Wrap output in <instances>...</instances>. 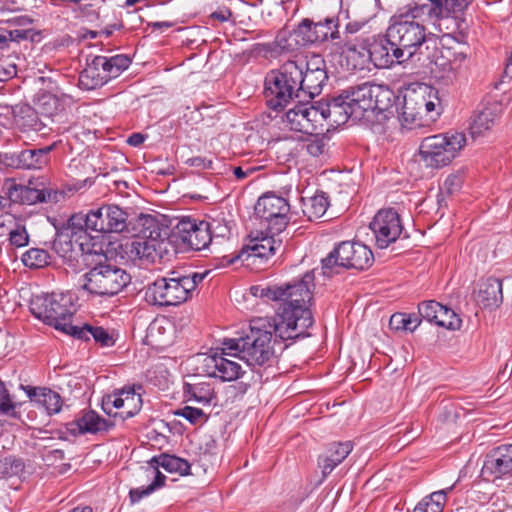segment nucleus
<instances>
[{
  "label": "nucleus",
  "instance_id": "nucleus-46",
  "mask_svg": "<svg viewBox=\"0 0 512 512\" xmlns=\"http://www.w3.org/2000/svg\"><path fill=\"white\" fill-rule=\"evenodd\" d=\"M446 503V492L436 491L417 504L413 512H443Z\"/></svg>",
  "mask_w": 512,
  "mask_h": 512
},
{
  "label": "nucleus",
  "instance_id": "nucleus-34",
  "mask_svg": "<svg viewBox=\"0 0 512 512\" xmlns=\"http://www.w3.org/2000/svg\"><path fill=\"white\" fill-rule=\"evenodd\" d=\"M99 56H95L87 67L80 73L79 82L87 90L96 89L106 84L110 79L102 63H97Z\"/></svg>",
  "mask_w": 512,
  "mask_h": 512
},
{
  "label": "nucleus",
  "instance_id": "nucleus-10",
  "mask_svg": "<svg viewBox=\"0 0 512 512\" xmlns=\"http://www.w3.org/2000/svg\"><path fill=\"white\" fill-rule=\"evenodd\" d=\"M186 287L180 274L173 271L148 285L145 300L148 304L158 307L178 306L191 298Z\"/></svg>",
  "mask_w": 512,
  "mask_h": 512
},
{
  "label": "nucleus",
  "instance_id": "nucleus-27",
  "mask_svg": "<svg viewBox=\"0 0 512 512\" xmlns=\"http://www.w3.org/2000/svg\"><path fill=\"white\" fill-rule=\"evenodd\" d=\"M353 445L350 441L334 442L318 456V467L323 478H326L351 453Z\"/></svg>",
  "mask_w": 512,
  "mask_h": 512
},
{
  "label": "nucleus",
  "instance_id": "nucleus-57",
  "mask_svg": "<svg viewBox=\"0 0 512 512\" xmlns=\"http://www.w3.org/2000/svg\"><path fill=\"white\" fill-rule=\"evenodd\" d=\"M14 409L15 404L12 402L10 394L5 386V383L0 380V412L16 416Z\"/></svg>",
  "mask_w": 512,
  "mask_h": 512
},
{
  "label": "nucleus",
  "instance_id": "nucleus-3",
  "mask_svg": "<svg viewBox=\"0 0 512 512\" xmlns=\"http://www.w3.org/2000/svg\"><path fill=\"white\" fill-rule=\"evenodd\" d=\"M422 4H407L388 27V36L408 60L426 42L428 32Z\"/></svg>",
  "mask_w": 512,
  "mask_h": 512
},
{
  "label": "nucleus",
  "instance_id": "nucleus-7",
  "mask_svg": "<svg viewBox=\"0 0 512 512\" xmlns=\"http://www.w3.org/2000/svg\"><path fill=\"white\" fill-rule=\"evenodd\" d=\"M441 114V103L437 91L425 88L424 91H410L403 97L400 120L409 128L423 127L435 121Z\"/></svg>",
  "mask_w": 512,
  "mask_h": 512
},
{
  "label": "nucleus",
  "instance_id": "nucleus-39",
  "mask_svg": "<svg viewBox=\"0 0 512 512\" xmlns=\"http://www.w3.org/2000/svg\"><path fill=\"white\" fill-rule=\"evenodd\" d=\"M184 393L189 395V399H193L204 406L210 405L211 402L216 398L214 389L211 384L204 382L185 383Z\"/></svg>",
  "mask_w": 512,
  "mask_h": 512
},
{
  "label": "nucleus",
  "instance_id": "nucleus-19",
  "mask_svg": "<svg viewBox=\"0 0 512 512\" xmlns=\"http://www.w3.org/2000/svg\"><path fill=\"white\" fill-rule=\"evenodd\" d=\"M226 356L230 355L223 353V346L221 347V353L215 352L211 355H203L201 357L202 372L223 382L239 379L244 374L241 365Z\"/></svg>",
  "mask_w": 512,
  "mask_h": 512
},
{
  "label": "nucleus",
  "instance_id": "nucleus-40",
  "mask_svg": "<svg viewBox=\"0 0 512 512\" xmlns=\"http://www.w3.org/2000/svg\"><path fill=\"white\" fill-rule=\"evenodd\" d=\"M151 462L170 473H179L180 475H188L190 473L191 466L189 462L174 455L161 454L158 457H153Z\"/></svg>",
  "mask_w": 512,
  "mask_h": 512
},
{
  "label": "nucleus",
  "instance_id": "nucleus-43",
  "mask_svg": "<svg viewBox=\"0 0 512 512\" xmlns=\"http://www.w3.org/2000/svg\"><path fill=\"white\" fill-rule=\"evenodd\" d=\"M473 0H428L426 6L457 16H465V10Z\"/></svg>",
  "mask_w": 512,
  "mask_h": 512
},
{
  "label": "nucleus",
  "instance_id": "nucleus-64",
  "mask_svg": "<svg viewBox=\"0 0 512 512\" xmlns=\"http://www.w3.org/2000/svg\"><path fill=\"white\" fill-rule=\"evenodd\" d=\"M232 17V11L228 7L218 8L216 11L210 14L211 19H215L219 22H226Z\"/></svg>",
  "mask_w": 512,
  "mask_h": 512
},
{
  "label": "nucleus",
  "instance_id": "nucleus-60",
  "mask_svg": "<svg viewBox=\"0 0 512 512\" xmlns=\"http://www.w3.org/2000/svg\"><path fill=\"white\" fill-rule=\"evenodd\" d=\"M265 50L276 53H281L283 51L289 50V45L287 44L286 39V33H278L272 45H265Z\"/></svg>",
  "mask_w": 512,
  "mask_h": 512
},
{
  "label": "nucleus",
  "instance_id": "nucleus-5",
  "mask_svg": "<svg viewBox=\"0 0 512 512\" xmlns=\"http://www.w3.org/2000/svg\"><path fill=\"white\" fill-rule=\"evenodd\" d=\"M298 79L300 66L297 61H286L279 70H273L265 78L264 95L267 106L274 110L285 108L299 96Z\"/></svg>",
  "mask_w": 512,
  "mask_h": 512
},
{
  "label": "nucleus",
  "instance_id": "nucleus-44",
  "mask_svg": "<svg viewBox=\"0 0 512 512\" xmlns=\"http://www.w3.org/2000/svg\"><path fill=\"white\" fill-rule=\"evenodd\" d=\"M304 105V118L310 124L309 130L306 134L312 135L317 132L318 128L323 130V122L325 121L324 111L322 107V100L315 102L313 105Z\"/></svg>",
  "mask_w": 512,
  "mask_h": 512
},
{
  "label": "nucleus",
  "instance_id": "nucleus-53",
  "mask_svg": "<svg viewBox=\"0 0 512 512\" xmlns=\"http://www.w3.org/2000/svg\"><path fill=\"white\" fill-rule=\"evenodd\" d=\"M38 105L41 113L47 117L56 115L62 109L60 100L52 94L42 95V97L39 99Z\"/></svg>",
  "mask_w": 512,
  "mask_h": 512
},
{
  "label": "nucleus",
  "instance_id": "nucleus-21",
  "mask_svg": "<svg viewBox=\"0 0 512 512\" xmlns=\"http://www.w3.org/2000/svg\"><path fill=\"white\" fill-rule=\"evenodd\" d=\"M209 224L206 221H196L194 219H182L176 225V234L182 243L195 251L208 247L212 242Z\"/></svg>",
  "mask_w": 512,
  "mask_h": 512
},
{
  "label": "nucleus",
  "instance_id": "nucleus-12",
  "mask_svg": "<svg viewBox=\"0 0 512 512\" xmlns=\"http://www.w3.org/2000/svg\"><path fill=\"white\" fill-rule=\"evenodd\" d=\"M469 47L465 40L456 45L448 42L441 43L439 54L435 56L434 64L448 81H456L468 69Z\"/></svg>",
  "mask_w": 512,
  "mask_h": 512
},
{
  "label": "nucleus",
  "instance_id": "nucleus-18",
  "mask_svg": "<svg viewBox=\"0 0 512 512\" xmlns=\"http://www.w3.org/2000/svg\"><path fill=\"white\" fill-rule=\"evenodd\" d=\"M142 386L125 387L106 395L102 401L103 410L107 414L112 413V408L122 409L121 417L130 418L135 416L142 407V397L140 391Z\"/></svg>",
  "mask_w": 512,
  "mask_h": 512
},
{
  "label": "nucleus",
  "instance_id": "nucleus-4",
  "mask_svg": "<svg viewBox=\"0 0 512 512\" xmlns=\"http://www.w3.org/2000/svg\"><path fill=\"white\" fill-rule=\"evenodd\" d=\"M75 295L71 292H52L34 296L30 301L32 315L43 323L71 335L76 326L72 318L76 312Z\"/></svg>",
  "mask_w": 512,
  "mask_h": 512
},
{
  "label": "nucleus",
  "instance_id": "nucleus-28",
  "mask_svg": "<svg viewBox=\"0 0 512 512\" xmlns=\"http://www.w3.org/2000/svg\"><path fill=\"white\" fill-rule=\"evenodd\" d=\"M114 424L101 417L93 410L85 412L82 416L69 423V431L73 434H97L108 432Z\"/></svg>",
  "mask_w": 512,
  "mask_h": 512
},
{
  "label": "nucleus",
  "instance_id": "nucleus-22",
  "mask_svg": "<svg viewBox=\"0 0 512 512\" xmlns=\"http://www.w3.org/2000/svg\"><path fill=\"white\" fill-rule=\"evenodd\" d=\"M341 55L349 71L363 70L370 63L369 34L364 31L353 38H347L341 48Z\"/></svg>",
  "mask_w": 512,
  "mask_h": 512
},
{
  "label": "nucleus",
  "instance_id": "nucleus-33",
  "mask_svg": "<svg viewBox=\"0 0 512 512\" xmlns=\"http://www.w3.org/2000/svg\"><path fill=\"white\" fill-rule=\"evenodd\" d=\"M14 123L23 132H40L46 124L39 118L38 112L30 105H18L13 111Z\"/></svg>",
  "mask_w": 512,
  "mask_h": 512
},
{
  "label": "nucleus",
  "instance_id": "nucleus-58",
  "mask_svg": "<svg viewBox=\"0 0 512 512\" xmlns=\"http://www.w3.org/2000/svg\"><path fill=\"white\" fill-rule=\"evenodd\" d=\"M208 273H209L208 271H205L202 273L195 272L192 274H185V275L180 274L182 282L185 281V283L187 285L186 288H187L188 294H190V297H192V294L195 291V289L197 288L198 284L204 280V278L208 275Z\"/></svg>",
  "mask_w": 512,
  "mask_h": 512
},
{
  "label": "nucleus",
  "instance_id": "nucleus-49",
  "mask_svg": "<svg viewBox=\"0 0 512 512\" xmlns=\"http://www.w3.org/2000/svg\"><path fill=\"white\" fill-rule=\"evenodd\" d=\"M22 459L15 456L0 457V478L19 476L24 471Z\"/></svg>",
  "mask_w": 512,
  "mask_h": 512
},
{
  "label": "nucleus",
  "instance_id": "nucleus-32",
  "mask_svg": "<svg viewBox=\"0 0 512 512\" xmlns=\"http://www.w3.org/2000/svg\"><path fill=\"white\" fill-rule=\"evenodd\" d=\"M28 397L38 405L45 408L48 414L60 412L62 408V399L60 395L49 388H36L31 386H22Z\"/></svg>",
  "mask_w": 512,
  "mask_h": 512
},
{
  "label": "nucleus",
  "instance_id": "nucleus-38",
  "mask_svg": "<svg viewBox=\"0 0 512 512\" xmlns=\"http://www.w3.org/2000/svg\"><path fill=\"white\" fill-rule=\"evenodd\" d=\"M71 336L83 340H90V338H93L96 343L103 347H110L115 343L113 336L106 329L100 326H92L88 324H85L82 327L76 326L71 333Z\"/></svg>",
  "mask_w": 512,
  "mask_h": 512
},
{
  "label": "nucleus",
  "instance_id": "nucleus-6",
  "mask_svg": "<svg viewBox=\"0 0 512 512\" xmlns=\"http://www.w3.org/2000/svg\"><path fill=\"white\" fill-rule=\"evenodd\" d=\"M465 145L464 133L449 131L423 138L418 155L426 167L438 169L449 165Z\"/></svg>",
  "mask_w": 512,
  "mask_h": 512
},
{
  "label": "nucleus",
  "instance_id": "nucleus-1",
  "mask_svg": "<svg viewBox=\"0 0 512 512\" xmlns=\"http://www.w3.org/2000/svg\"><path fill=\"white\" fill-rule=\"evenodd\" d=\"M314 275L307 272L300 280L284 285H254L250 288L253 296L266 301L281 302L272 318L280 324V332L287 337L300 338L308 336L314 319L309 305L312 301Z\"/></svg>",
  "mask_w": 512,
  "mask_h": 512
},
{
  "label": "nucleus",
  "instance_id": "nucleus-23",
  "mask_svg": "<svg viewBox=\"0 0 512 512\" xmlns=\"http://www.w3.org/2000/svg\"><path fill=\"white\" fill-rule=\"evenodd\" d=\"M300 79H298L299 90L306 92L310 97L320 94L323 85L327 80V73L324 68V61L319 57L313 58L305 64L306 71H303V62L299 63Z\"/></svg>",
  "mask_w": 512,
  "mask_h": 512
},
{
  "label": "nucleus",
  "instance_id": "nucleus-47",
  "mask_svg": "<svg viewBox=\"0 0 512 512\" xmlns=\"http://www.w3.org/2000/svg\"><path fill=\"white\" fill-rule=\"evenodd\" d=\"M304 105H296L294 108L288 110L285 114V122L290 130L305 133L311 127L308 121L304 118Z\"/></svg>",
  "mask_w": 512,
  "mask_h": 512
},
{
  "label": "nucleus",
  "instance_id": "nucleus-45",
  "mask_svg": "<svg viewBox=\"0 0 512 512\" xmlns=\"http://www.w3.org/2000/svg\"><path fill=\"white\" fill-rule=\"evenodd\" d=\"M23 264L30 269H41L51 262V255L45 249L30 248L21 258Z\"/></svg>",
  "mask_w": 512,
  "mask_h": 512
},
{
  "label": "nucleus",
  "instance_id": "nucleus-30",
  "mask_svg": "<svg viewBox=\"0 0 512 512\" xmlns=\"http://www.w3.org/2000/svg\"><path fill=\"white\" fill-rule=\"evenodd\" d=\"M501 113L502 106L497 103L489 104L480 111L470 125L472 138L476 139L489 131L495 125Z\"/></svg>",
  "mask_w": 512,
  "mask_h": 512
},
{
  "label": "nucleus",
  "instance_id": "nucleus-48",
  "mask_svg": "<svg viewBox=\"0 0 512 512\" xmlns=\"http://www.w3.org/2000/svg\"><path fill=\"white\" fill-rule=\"evenodd\" d=\"M421 323L416 314L394 313L389 320V327L392 330L413 332Z\"/></svg>",
  "mask_w": 512,
  "mask_h": 512
},
{
  "label": "nucleus",
  "instance_id": "nucleus-26",
  "mask_svg": "<svg viewBox=\"0 0 512 512\" xmlns=\"http://www.w3.org/2000/svg\"><path fill=\"white\" fill-rule=\"evenodd\" d=\"M9 196L14 202L33 205L37 203L57 202L63 197L62 192L51 189H37L26 185H13L10 188Z\"/></svg>",
  "mask_w": 512,
  "mask_h": 512
},
{
  "label": "nucleus",
  "instance_id": "nucleus-15",
  "mask_svg": "<svg viewBox=\"0 0 512 512\" xmlns=\"http://www.w3.org/2000/svg\"><path fill=\"white\" fill-rule=\"evenodd\" d=\"M369 227L375 236L376 246L380 249L394 243L403 231L400 215L392 208L379 210Z\"/></svg>",
  "mask_w": 512,
  "mask_h": 512
},
{
  "label": "nucleus",
  "instance_id": "nucleus-16",
  "mask_svg": "<svg viewBox=\"0 0 512 512\" xmlns=\"http://www.w3.org/2000/svg\"><path fill=\"white\" fill-rule=\"evenodd\" d=\"M168 246L167 239L161 237V229L154 225L152 229H147L142 236L132 242L131 253L140 260L154 263L168 252Z\"/></svg>",
  "mask_w": 512,
  "mask_h": 512
},
{
  "label": "nucleus",
  "instance_id": "nucleus-29",
  "mask_svg": "<svg viewBox=\"0 0 512 512\" xmlns=\"http://www.w3.org/2000/svg\"><path fill=\"white\" fill-rule=\"evenodd\" d=\"M325 121L330 126H341L350 118L353 119V113H349L350 107L341 94L330 100H322Z\"/></svg>",
  "mask_w": 512,
  "mask_h": 512
},
{
  "label": "nucleus",
  "instance_id": "nucleus-56",
  "mask_svg": "<svg viewBox=\"0 0 512 512\" xmlns=\"http://www.w3.org/2000/svg\"><path fill=\"white\" fill-rule=\"evenodd\" d=\"M208 224L210 226L209 230L211 231L210 235L212 236V240L229 237L231 228L229 224L224 221V219L215 218L212 219L211 222H208Z\"/></svg>",
  "mask_w": 512,
  "mask_h": 512
},
{
  "label": "nucleus",
  "instance_id": "nucleus-42",
  "mask_svg": "<svg viewBox=\"0 0 512 512\" xmlns=\"http://www.w3.org/2000/svg\"><path fill=\"white\" fill-rule=\"evenodd\" d=\"M393 91L385 85L372 84V109L370 111L384 112L393 103Z\"/></svg>",
  "mask_w": 512,
  "mask_h": 512
},
{
  "label": "nucleus",
  "instance_id": "nucleus-13",
  "mask_svg": "<svg viewBox=\"0 0 512 512\" xmlns=\"http://www.w3.org/2000/svg\"><path fill=\"white\" fill-rule=\"evenodd\" d=\"M255 215L268 223V230L273 233H281L289 223L288 201L274 192H267L259 197L255 205Z\"/></svg>",
  "mask_w": 512,
  "mask_h": 512
},
{
  "label": "nucleus",
  "instance_id": "nucleus-11",
  "mask_svg": "<svg viewBox=\"0 0 512 512\" xmlns=\"http://www.w3.org/2000/svg\"><path fill=\"white\" fill-rule=\"evenodd\" d=\"M426 23L431 26L429 34L440 36L441 43L453 40L461 44L466 39L468 24L465 16L452 15L450 13L438 12L437 9L422 4Z\"/></svg>",
  "mask_w": 512,
  "mask_h": 512
},
{
  "label": "nucleus",
  "instance_id": "nucleus-31",
  "mask_svg": "<svg viewBox=\"0 0 512 512\" xmlns=\"http://www.w3.org/2000/svg\"><path fill=\"white\" fill-rule=\"evenodd\" d=\"M58 142L38 148L26 149L19 152L17 159L19 167L23 169H41L50 161V153L56 149Z\"/></svg>",
  "mask_w": 512,
  "mask_h": 512
},
{
  "label": "nucleus",
  "instance_id": "nucleus-14",
  "mask_svg": "<svg viewBox=\"0 0 512 512\" xmlns=\"http://www.w3.org/2000/svg\"><path fill=\"white\" fill-rule=\"evenodd\" d=\"M127 217L119 206L104 205L86 214L85 227L100 233L122 232L127 226Z\"/></svg>",
  "mask_w": 512,
  "mask_h": 512
},
{
  "label": "nucleus",
  "instance_id": "nucleus-2",
  "mask_svg": "<svg viewBox=\"0 0 512 512\" xmlns=\"http://www.w3.org/2000/svg\"><path fill=\"white\" fill-rule=\"evenodd\" d=\"M280 332V324L271 317H254L249 333L240 338L223 340V353L237 357L251 367L270 366L275 358V345L293 340Z\"/></svg>",
  "mask_w": 512,
  "mask_h": 512
},
{
  "label": "nucleus",
  "instance_id": "nucleus-54",
  "mask_svg": "<svg viewBox=\"0 0 512 512\" xmlns=\"http://www.w3.org/2000/svg\"><path fill=\"white\" fill-rule=\"evenodd\" d=\"M439 311H441V303L434 300L423 301L418 305L419 315L431 323H436Z\"/></svg>",
  "mask_w": 512,
  "mask_h": 512
},
{
  "label": "nucleus",
  "instance_id": "nucleus-52",
  "mask_svg": "<svg viewBox=\"0 0 512 512\" xmlns=\"http://www.w3.org/2000/svg\"><path fill=\"white\" fill-rule=\"evenodd\" d=\"M174 415L185 418L192 425L205 423L208 420V415L202 409L191 406L175 410Z\"/></svg>",
  "mask_w": 512,
  "mask_h": 512
},
{
  "label": "nucleus",
  "instance_id": "nucleus-8",
  "mask_svg": "<svg viewBox=\"0 0 512 512\" xmlns=\"http://www.w3.org/2000/svg\"><path fill=\"white\" fill-rule=\"evenodd\" d=\"M374 256L370 248L360 242L344 241L339 243L322 260L325 275L338 273L337 268L364 270L371 266Z\"/></svg>",
  "mask_w": 512,
  "mask_h": 512
},
{
  "label": "nucleus",
  "instance_id": "nucleus-20",
  "mask_svg": "<svg viewBox=\"0 0 512 512\" xmlns=\"http://www.w3.org/2000/svg\"><path fill=\"white\" fill-rule=\"evenodd\" d=\"M481 475L488 481L503 479L512 475V444L501 445L485 458Z\"/></svg>",
  "mask_w": 512,
  "mask_h": 512
},
{
  "label": "nucleus",
  "instance_id": "nucleus-35",
  "mask_svg": "<svg viewBox=\"0 0 512 512\" xmlns=\"http://www.w3.org/2000/svg\"><path fill=\"white\" fill-rule=\"evenodd\" d=\"M264 234L263 232L257 233L255 237H252L248 248L251 250L252 255L259 258H268L275 254V252L282 246V240L276 239L277 233L270 232Z\"/></svg>",
  "mask_w": 512,
  "mask_h": 512
},
{
  "label": "nucleus",
  "instance_id": "nucleus-50",
  "mask_svg": "<svg viewBox=\"0 0 512 512\" xmlns=\"http://www.w3.org/2000/svg\"><path fill=\"white\" fill-rule=\"evenodd\" d=\"M435 324L449 330H458L462 320L452 309L441 304V311L438 312Z\"/></svg>",
  "mask_w": 512,
  "mask_h": 512
},
{
  "label": "nucleus",
  "instance_id": "nucleus-41",
  "mask_svg": "<svg viewBox=\"0 0 512 512\" xmlns=\"http://www.w3.org/2000/svg\"><path fill=\"white\" fill-rule=\"evenodd\" d=\"M97 63H102L104 70L107 72L110 79L118 77L130 64L131 59L124 54L115 55L112 57L99 56Z\"/></svg>",
  "mask_w": 512,
  "mask_h": 512
},
{
  "label": "nucleus",
  "instance_id": "nucleus-36",
  "mask_svg": "<svg viewBox=\"0 0 512 512\" xmlns=\"http://www.w3.org/2000/svg\"><path fill=\"white\" fill-rule=\"evenodd\" d=\"M477 301L484 308H497L503 301L502 281L488 278L479 289Z\"/></svg>",
  "mask_w": 512,
  "mask_h": 512
},
{
  "label": "nucleus",
  "instance_id": "nucleus-62",
  "mask_svg": "<svg viewBox=\"0 0 512 512\" xmlns=\"http://www.w3.org/2000/svg\"><path fill=\"white\" fill-rule=\"evenodd\" d=\"M155 490L150 485L141 488L131 489L129 492V498L132 504L139 502L144 497L149 496Z\"/></svg>",
  "mask_w": 512,
  "mask_h": 512
},
{
  "label": "nucleus",
  "instance_id": "nucleus-17",
  "mask_svg": "<svg viewBox=\"0 0 512 512\" xmlns=\"http://www.w3.org/2000/svg\"><path fill=\"white\" fill-rule=\"evenodd\" d=\"M400 49L391 41L388 30L384 36L369 34L370 63L376 68H389L395 63L407 60Z\"/></svg>",
  "mask_w": 512,
  "mask_h": 512
},
{
  "label": "nucleus",
  "instance_id": "nucleus-37",
  "mask_svg": "<svg viewBox=\"0 0 512 512\" xmlns=\"http://www.w3.org/2000/svg\"><path fill=\"white\" fill-rule=\"evenodd\" d=\"M329 207V199L326 193L317 192L311 197L301 198V208L303 215L309 221H316L326 213Z\"/></svg>",
  "mask_w": 512,
  "mask_h": 512
},
{
  "label": "nucleus",
  "instance_id": "nucleus-24",
  "mask_svg": "<svg viewBox=\"0 0 512 512\" xmlns=\"http://www.w3.org/2000/svg\"><path fill=\"white\" fill-rule=\"evenodd\" d=\"M298 31L303 35L307 43L324 42L329 39L336 40L340 38L338 21L334 18H326L324 21L319 22L304 19L300 23Z\"/></svg>",
  "mask_w": 512,
  "mask_h": 512
},
{
  "label": "nucleus",
  "instance_id": "nucleus-25",
  "mask_svg": "<svg viewBox=\"0 0 512 512\" xmlns=\"http://www.w3.org/2000/svg\"><path fill=\"white\" fill-rule=\"evenodd\" d=\"M341 95L353 113V120H361L372 109V83H363L344 90Z\"/></svg>",
  "mask_w": 512,
  "mask_h": 512
},
{
  "label": "nucleus",
  "instance_id": "nucleus-61",
  "mask_svg": "<svg viewBox=\"0 0 512 512\" xmlns=\"http://www.w3.org/2000/svg\"><path fill=\"white\" fill-rule=\"evenodd\" d=\"M20 217L11 213L0 214V237L8 235V231Z\"/></svg>",
  "mask_w": 512,
  "mask_h": 512
},
{
  "label": "nucleus",
  "instance_id": "nucleus-51",
  "mask_svg": "<svg viewBox=\"0 0 512 512\" xmlns=\"http://www.w3.org/2000/svg\"><path fill=\"white\" fill-rule=\"evenodd\" d=\"M327 140V137L316 132L304 141L302 150L313 157H319L326 150Z\"/></svg>",
  "mask_w": 512,
  "mask_h": 512
},
{
  "label": "nucleus",
  "instance_id": "nucleus-9",
  "mask_svg": "<svg viewBox=\"0 0 512 512\" xmlns=\"http://www.w3.org/2000/svg\"><path fill=\"white\" fill-rule=\"evenodd\" d=\"M129 282L130 276L123 269L110 264H100L83 275L81 287L96 296H114Z\"/></svg>",
  "mask_w": 512,
  "mask_h": 512
},
{
  "label": "nucleus",
  "instance_id": "nucleus-55",
  "mask_svg": "<svg viewBox=\"0 0 512 512\" xmlns=\"http://www.w3.org/2000/svg\"><path fill=\"white\" fill-rule=\"evenodd\" d=\"M30 236L25 224L24 219L21 220L17 230H15L14 236H11L9 245L14 248H22L29 244Z\"/></svg>",
  "mask_w": 512,
  "mask_h": 512
},
{
  "label": "nucleus",
  "instance_id": "nucleus-63",
  "mask_svg": "<svg viewBox=\"0 0 512 512\" xmlns=\"http://www.w3.org/2000/svg\"><path fill=\"white\" fill-rule=\"evenodd\" d=\"M187 163L190 166L195 167V168H199V169H211L212 165H213L212 160L207 159L205 157H201V156L190 158L187 161Z\"/></svg>",
  "mask_w": 512,
  "mask_h": 512
},
{
  "label": "nucleus",
  "instance_id": "nucleus-59",
  "mask_svg": "<svg viewBox=\"0 0 512 512\" xmlns=\"http://www.w3.org/2000/svg\"><path fill=\"white\" fill-rule=\"evenodd\" d=\"M512 80V51L508 53L505 67L499 80L493 83L494 89L498 90L503 84H508Z\"/></svg>",
  "mask_w": 512,
  "mask_h": 512
}]
</instances>
